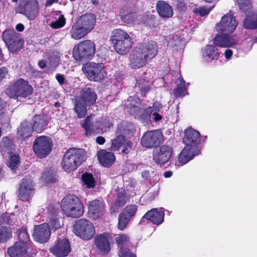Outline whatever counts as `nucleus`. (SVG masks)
I'll return each instance as SVG.
<instances>
[{
  "instance_id": "40",
  "label": "nucleus",
  "mask_w": 257,
  "mask_h": 257,
  "mask_svg": "<svg viewBox=\"0 0 257 257\" xmlns=\"http://www.w3.org/2000/svg\"><path fill=\"white\" fill-rule=\"evenodd\" d=\"M177 87L174 89V94L177 97H183L186 93L185 82L182 78H179L176 81Z\"/></svg>"
},
{
  "instance_id": "35",
  "label": "nucleus",
  "mask_w": 257,
  "mask_h": 257,
  "mask_svg": "<svg viewBox=\"0 0 257 257\" xmlns=\"http://www.w3.org/2000/svg\"><path fill=\"white\" fill-rule=\"evenodd\" d=\"M33 131L32 124L25 121L18 128V134L21 137V139L24 140L30 137Z\"/></svg>"
},
{
  "instance_id": "16",
  "label": "nucleus",
  "mask_w": 257,
  "mask_h": 257,
  "mask_svg": "<svg viewBox=\"0 0 257 257\" xmlns=\"http://www.w3.org/2000/svg\"><path fill=\"white\" fill-rule=\"evenodd\" d=\"M200 142V135L199 132L192 128H188L185 131L183 142L185 147L194 150H200L198 148Z\"/></svg>"
},
{
  "instance_id": "24",
  "label": "nucleus",
  "mask_w": 257,
  "mask_h": 257,
  "mask_svg": "<svg viewBox=\"0 0 257 257\" xmlns=\"http://www.w3.org/2000/svg\"><path fill=\"white\" fill-rule=\"evenodd\" d=\"M219 54L215 46L208 45L202 49V57L207 62H211L218 59Z\"/></svg>"
},
{
  "instance_id": "30",
  "label": "nucleus",
  "mask_w": 257,
  "mask_h": 257,
  "mask_svg": "<svg viewBox=\"0 0 257 257\" xmlns=\"http://www.w3.org/2000/svg\"><path fill=\"white\" fill-rule=\"evenodd\" d=\"M200 150H194L185 147L183 149L179 156V161L182 164H185L199 153Z\"/></svg>"
},
{
  "instance_id": "5",
  "label": "nucleus",
  "mask_w": 257,
  "mask_h": 257,
  "mask_svg": "<svg viewBox=\"0 0 257 257\" xmlns=\"http://www.w3.org/2000/svg\"><path fill=\"white\" fill-rule=\"evenodd\" d=\"M17 235L19 241L8 249V253L11 257H30L31 245L26 230L22 228L18 230Z\"/></svg>"
},
{
  "instance_id": "21",
  "label": "nucleus",
  "mask_w": 257,
  "mask_h": 257,
  "mask_svg": "<svg viewBox=\"0 0 257 257\" xmlns=\"http://www.w3.org/2000/svg\"><path fill=\"white\" fill-rule=\"evenodd\" d=\"M164 211L160 209L159 210L157 208H154L148 211L142 218L140 223H144L145 220H149L153 223L156 225H160L162 223L164 219Z\"/></svg>"
},
{
  "instance_id": "33",
  "label": "nucleus",
  "mask_w": 257,
  "mask_h": 257,
  "mask_svg": "<svg viewBox=\"0 0 257 257\" xmlns=\"http://www.w3.org/2000/svg\"><path fill=\"white\" fill-rule=\"evenodd\" d=\"M80 199L78 197L74 195H68L64 197L61 201V208L62 211L64 212L69 208L70 209L73 207L76 203L79 202Z\"/></svg>"
},
{
  "instance_id": "8",
  "label": "nucleus",
  "mask_w": 257,
  "mask_h": 257,
  "mask_svg": "<svg viewBox=\"0 0 257 257\" xmlns=\"http://www.w3.org/2000/svg\"><path fill=\"white\" fill-rule=\"evenodd\" d=\"M33 92L32 87L28 82L21 78L13 83L6 90V93L11 98L26 97Z\"/></svg>"
},
{
  "instance_id": "42",
  "label": "nucleus",
  "mask_w": 257,
  "mask_h": 257,
  "mask_svg": "<svg viewBox=\"0 0 257 257\" xmlns=\"http://www.w3.org/2000/svg\"><path fill=\"white\" fill-rule=\"evenodd\" d=\"M82 181L83 185L87 188H93L95 181L92 174L86 173L82 175Z\"/></svg>"
},
{
  "instance_id": "28",
  "label": "nucleus",
  "mask_w": 257,
  "mask_h": 257,
  "mask_svg": "<svg viewBox=\"0 0 257 257\" xmlns=\"http://www.w3.org/2000/svg\"><path fill=\"white\" fill-rule=\"evenodd\" d=\"M89 33L76 22L72 24L69 34L71 38L79 40L86 36Z\"/></svg>"
},
{
  "instance_id": "7",
  "label": "nucleus",
  "mask_w": 257,
  "mask_h": 257,
  "mask_svg": "<svg viewBox=\"0 0 257 257\" xmlns=\"http://www.w3.org/2000/svg\"><path fill=\"white\" fill-rule=\"evenodd\" d=\"M95 52V45L90 40H85L75 45L73 56L76 61H83L93 58Z\"/></svg>"
},
{
  "instance_id": "26",
  "label": "nucleus",
  "mask_w": 257,
  "mask_h": 257,
  "mask_svg": "<svg viewBox=\"0 0 257 257\" xmlns=\"http://www.w3.org/2000/svg\"><path fill=\"white\" fill-rule=\"evenodd\" d=\"M156 9L160 16L162 18H171L173 15L172 8L165 1H159L157 4Z\"/></svg>"
},
{
  "instance_id": "46",
  "label": "nucleus",
  "mask_w": 257,
  "mask_h": 257,
  "mask_svg": "<svg viewBox=\"0 0 257 257\" xmlns=\"http://www.w3.org/2000/svg\"><path fill=\"white\" fill-rule=\"evenodd\" d=\"M41 179L46 183H53L56 180V176L53 171H49L42 174Z\"/></svg>"
},
{
  "instance_id": "12",
  "label": "nucleus",
  "mask_w": 257,
  "mask_h": 257,
  "mask_svg": "<svg viewBox=\"0 0 257 257\" xmlns=\"http://www.w3.org/2000/svg\"><path fill=\"white\" fill-rule=\"evenodd\" d=\"M74 230L77 236L84 240L92 238L95 232L93 224L85 219H79L74 224Z\"/></svg>"
},
{
  "instance_id": "19",
  "label": "nucleus",
  "mask_w": 257,
  "mask_h": 257,
  "mask_svg": "<svg viewBox=\"0 0 257 257\" xmlns=\"http://www.w3.org/2000/svg\"><path fill=\"white\" fill-rule=\"evenodd\" d=\"M173 152L171 147L163 145L154 151L153 159L158 165H164L170 160Z\"/></svg>"
},
{
  "instance_id": "25",
  "label": "nucleus",
  "mask_w": 257,
  "mask_h": 257,
  "mask_svg": "<svg viewBox=\"0 0 257 257\" xmlns=\"http://www.w3.org/2000/svg\"><path fill=\"white\" fill-rule=\"evenodd\" d=\"M97 155L100 164L104 167H110L115 161L114 154L105 150L99 151Z\"/></svg>"
},
{
  "instance_id": "13",
  "label": "nucleus",
  "mask_w": 257,
  "mask_h": 257,
  "mask_svg": "<svg viewBox=\"0 0 257 257\" xmlns=\"http://www.w3.org/2000/svg\"><path fill=\"white\" fill-rule=\"evenodd\" d=\"M135 9L132 8L129 4L123 6L119 11L121 20L128 24H136L141 23H145L147 16L139 15L137 16L135 13Z\"/></svg>"
},
{
  "instance_id": "18",
  "label": "nucleus",
  "mask_w": 257,
  "mask_h": 257,
  "mask_svg": "<svg viewBox=\"0 0 257 257\" xmlns=\"http://www.w3.org/2000/svg\"><path fill=\"white\" fill-rule=\"evenodd\" d=\"M34 194V184L30 177L24 178L20 185L19 197L24 201L31 199Z\"/></svg>"
},
{
  "instance_id": "62",
  "label": "nucleus",
  "mask_w": 257,
  "mask_h": 257,
  "mask_svg": "<svg viewBox=\"0 0 257 257\" xmlns=\"http://www.w3.org/2000/svg\"><path fill=\"white\" fill-rule=\"evenodd\" d=\"M8 74V70L7 68L3 67L0 68V83Z\"/></svg>"
},
{
  "instance_id": "41",
  "label": "nucleus",
  "mask_w": 257,
  "mask_h": 257,
  "mask_svg": "<svg viewBox=\"0 0 257 257\" xmlns=\"http://www.w3.org/2000/svg\"><path fill=\"white\" fill-rule=\"evenodd\" d=\"M94 115H90L88 116L81 123L82 126L85 130V134L86 136H89L91 135L93 132V124L91 121L92 117Z\"/></svg>"
},
{
  "instance_id": "3",
  "label": "nucleus",
  "mask_w": 257,
  "mask_h": 257,
  "mask_svg": "<svg viewBox=\"0 0 257 257\" xmlns=\"http://www.w3.org/2000/svg\"><path fill=\"white\" fill-rule=\"evenodd\" d=\"M158 51L157 44L150 42L139 45L130 57V65L133 68L144 66L148 61L155 57Z\"/></svg>"
},
{
  "instance_id": "9",
  "label": "nucleus",
  "mask_w": 257,
  "mask_h": 257,
  "mask_svg": "<svg viewBox=\"0 0 257 257\" xmlns=\"http://www.w3.org/2000/svg\"><path fill=\"white\" fill-rule=\"evenodd\" d=\"M82 70L88 79L91 81H100L106 75L104 64L101 63H87L82 66Z\"/></svg>"
},
{
  "instance_id": "22",
  "label": "nucleus",
  "mask_w": 257,
  "mask_h": 257,
  "mask_svg": "<svg viewBox=\"0 0 257 257\" xmlns=\"http://www.w3.org/2000/svg\"><path fill=\"white\" fill-rule=\"evenodd\" d=\"M76 22L89 33L95 27L96 17L91 13L85 14L79 17Z\"/></svg>"
},
{
  "instance_id": "47",
  "label": "nucleus",
  "mask_w": 257,
  "mask_h": 257,
  "mask_svg": "<svg viewBox=\"0 0 257 257\" xmlns=\"http://www.w3.org/2000/svg\"><path fill=\"white\" fill-rule=\"evenodd\" d=\"M124 141L123 135H119L116 138L112 140L111 148L112 151L118 150L120 147L123 145Z\"/></svg>"
},
{
  "instance_id": "60",
  "label": "nucleus",
  "mask_w": 257,
  "mask_h": 257,
  "mask_svg": "<svg viewBox=\"0 0 257 257\" xmlns=\"http://www.w3.org/2000/svg\"><path fill=\"white\" fill-rule=\"evenodd\" d=\"M124 149L122 150V152L125 154L128 153V150L131 149L133 146V143L130 141H124L123 144Z\"/></svg>"
},
{
  "instance_id": "20",
  "label": "nucleus",
  "mask_w": 257,
  "mask_h": 257,
  "mask_svg": "<svg viewBox=\"0 0 257 257\" xmlns=\"http://www.w3.org/2000/svg\"><path fill=\"white\" fill-rule=\"evenodd\" d=\"M50 251L57 257L66 256L71 251L69 240L66 238L58 239L50 248Z\"/></svg>"
},
{
  "instance_id": "56",
  "label": "nucleus",
  "mask_w": 257,
  "mask_h": 257,
  "mask_svg": "<svg viewBox=\"0 0 257 257\" xmlns=\"http://www.w3.org/2000/svg\"><path fill=\"white\" fill-rule=\"evenodd\" d=\"M211 9H208L205 7H201L195 8L193 10V12L196 14H198L201 16L207 15L210 12Z\"/></svg>"
},
{
  "instance_id": "48",
  "label": "nucleus",
  "mask_w": 257,
  "mask_h": 257,
  "mask_svg": "<svg viewBox=\"0 0 257 257\" xmlns=\"http://www.w3.org/2000/svg\"><path fill=\"white\" fill-rule=\"evenodd\" d=\"M15 219L14 213H6L0 217V225L4 224H11Z\"/></svg>"
},
{
  "instance_id": "37",
  "label": "nucleus",
  "mask_w": 257,
  "mask_h": 257,
  "mask_svg": "<svg viewBox=\"0 0 257 257\" xmlns=\"http://www.w3.org/2000/svg\"><path fill=\"white\" fill-rule=\"evenodd\" d=\"M169 46L176 47L177 49L182 48L184 46V41L177 35H172L168 36L166 38Z\"/></svg>"
},
{
  "instance_id": "45",
  "label": "nucleus",
  "mask_w": 257,
  "mask_h": 257,
  "mask_svg": "<svg viewBox=\"0 0 257 257\" xmlns=\"http://www.w3.org/2000/svg\"><path fill=\"white\" fill-rule=\"evenodd\" d=\"M20 164V157L18 155L14 154L10 156L7 165L12 171H16L19 166Z\"/></svg>"
},
{
  "instance_id": "14",
  "label": "nucleus",
  "mask_w": 257,
  "mask_h": 257,
  "mask_svg": "<svg viewBox=\"0 0 257 257\" xmlns=\"http://www.w3.org/2000/svg\"><path fill=\"white\" fill-rule=\"evenodd\" d=\"M164 141L162 133L160 130L149 131L146 132L141 139V144L144 148L156 147Z\"/></svg>"
},
{
  "instance_id": "50",
  "label": "nucleus",
  "mask_w": 257,
  "mask_h": 257,
  "mask_svg": "<svg viewBox=\"0 0 257 257\" xmlns=\"http://www.w3.org/2000/svg\"><path fill=\"white\" fill-rule=\"evenodd\" d=\"M118 246L121 248L123 245H127L129 243L130 237L126 234H121L115 238Z\"/></svg>"
},
{
  "instance_id": "51",
  "label": "nucleus",
  "mask_w": 257,
  "mask_h": 257,
  "mask_svg": "<svg viewBox=\"0 0 257 257\" xmlns=\"http://www.w3.org/2000/svg\"><path fill=\"white\" fill-rule=\"evenodd\" d=\"M137 210V207L135 205L127 206L122 212V214L129 218H131L135 214Z\"/></svg>"
},
{
  "instance_id": "63",
  "label": "nucleus",
  "mask_w": 257,
  "mask_h": 257,
  "mask_svg": "<svg viewBox=\"0 0 257 257\" xmlns=\"http://www.w3.org/2000/svg\"><path fill=\"white\" fill-rule=\"evenodd\" d=\"M4 119H1V122L5 125L6 126H8L9 124L10 118L8 115H4Z\"/></svg>"
},
{
  "instance_id": "4",
  "label": "nucleus",
  "mask_w": 257,
  "mask_h": 257,
  "mask_svg": "<svg viewBox=\"0 0 257 257\" xmlns=\"http://www.w3.org/2000/svg\"><path fill=\"white\" fill-rule=\"evenodd\" d=\"M85 151L82 149H69L64 155L61 166L64 170L70 172L77 169L86 159Z\"/></svg>"
},
{
  "instance_id": "61",
  "label": "nucleus",
  "mask_w": 257,
  "mask_h": 257,
  "mask_svg": "<svg viewBox=\"0 0 257 257\" xmlns=\"http://www.w3.org/2000/svg\"><path fill=\"white\" fill-rule=\"evenodd\" d=\"M151 117L156 122L159 121L162 119V112H152L151 114Z\"/></svg>"
},
{
  "instance_id": "1",
  "label": "nucleus",
  "mask_w": 257,
  "mask_h": 257,
  "mask_svg": "<svg viewBox=\"0 0 257 257\" xmlns=\"http://www.w3.org/2000/svg\"><path fill=\"white\" fill-rule=\"evenodd\" d=\"M238 25L235 17L230 12L224 15L216 25L217 31L220 33L213 39L215 46L226 48L232 47L239 44V41L232 35Z\"/></svg>"
},
{
  "instance_id": "57",
  "label": "nucleus",
  "mask_w": 257,
  "mask_h": 257,
  "mask_svg": "<svg viewBox=\"0 0 257 257\" xmlns=\"http://www.w3.org/2000/svg\"><path fill=\"white\" fill-rule=\"evenodd\" d=\"M119 257H136V255L127 249L123 248H120L118 253Z\"/></svg>"
},
{
  "instance_id": "64",
  "label": "nucleus",
  "mask_w": 257,
  "mask_h": 257,
  "mask_svg": "<svg viewBox=\"0 0 257 257\" xmlns=\"http://www.w3.org/2000/svg\"><path fill=\"white\" fill-rule=\"evenodd\" d=\"M56 78L60 85L64 83L65 78L62 74H57L56 76Z\"/></svg>"
},
{
  "instance_id": "52",
  "label": "nucleus",
  "mask_w": 257,
  "mask_h": 257,
  "mask_svg": "<svg viewBox=\"0 0 257 257\" xmlns=\"http://www.w3.org/2000/svg\"><path fill=\"white\" fill-rule=\"evenodd\" d=\"M126 202L125 193L124 190L118 193V197L116 200L115 205L117 207L123 206Z\"/></svg>"
},
{
  "instance_id": "55",
  "label": "nucleus",
  "mask_w": 257,
  "mask_h": 257,
  "mask_svg": "<svg viewBox=\"0 0 257 257\" xmlns=\"http://www.w3.org/2000/svg\"><path fill=\"white\" fill-rule=\"evenodd\" d=\"M240 10L248 11L251 8L250 3L248 0H236Z\"/></svg>"
},
{
  "instance_id": "11",
  "label": "nucleus",
  "mask_w": 257,
  "mask_h": 257,
  "mask_svg": "<svg viewBox=\"0 0 257 257\" xmlns=\"http://www.w3.org/2000/svg\"><path fill=\"white\" fill-rule=\"evenodd\" d=\"M3 39L11 52L18 51L22 48L24 41L21 35L14 30L5 31L3 34Z\"/></svg>"
},
{
  "instance_id": "31",
  "label": "nucleus",
  "mask_w": 257,
  "mask_h": 257,
  "mask_svg": "<svg viewBox=\"0 0 257 257\" xmlns=\"http://www.w3.org/2000/svg\"><path fill=\"white\" fill-rule=\"evenodd\" d=\"M200 150H194L185 147L183 149L179 156V161L182 164H185L199 153Z\"/></svg>"
},
{
  "instance_id": "15",
  "label": "nucleus",
  "mask_w": 257,
  "mask_h": 257,
  "mask_svg": "<svg viewBox=\"0 0 257 257\" xmlns=\"http://www.w3.org/2000/svg\"><path fill=\"white\" fill-rule=\"evenodd\" d=\"M52 143L46 136H41L36 139L33 144L35 154L39 158L46 157L51 152Z\"/></svg>"
},
{
  "instance_id": "27",
  "label": "nucleus",
  "mask_w": 257,
  "mask_h": 257,
  "mask_svg": "<svg viewBox=\"0 0 257 257\" xmlns=\"http://www.w3.org/2000/svg\"><path fill=\"white\" fill-rule=\"evenodd\" d=\"M140 104V98L136 96H130L125 103L127 111L134 116L138 114Z\"/></svg>"
},
{
  "instance_id": "49",
  "label": "nucleus",
  "mask_w": 257,
  "mask_h": 257,
  "mask_svg": "<svg viewBox=\"0 0 257 257\" xmlns=\"http://www.w3.org/2000/svg\"><path fill=\"white\" fill-rule=\"evenodd\" d=\"M12 237V231L8 227L0 228V242H5Z\"/></svg>"
},
{
  "instance_id": "43",
  "label": "nucleus",
  "mask_w": 257,
  "mask_h": 257,
  "mask_svg": "<svg viewBox=\"0 0 257 257\" xmlns=\"http://www.w3.org/2000/svg\"><path fill=\"white\" fill-rule=\"evenodd\" d=\"M138 87L140 88L142 96H145L150 89L149 82L143 79L137 80L135 88L137 89Z\"/></svg>"
},
{
  "instance_id": "59",
  "label": "nucleus",
  "mask_w": 257,
  "mask_h": 257,
  "mask_svg": "<svg viewBox=\"0 0 257 257\" xmlns=\"http://www.w3.org/2000/svg\"><path fill=\"white\" fill-rule=\"evenodd\" d=\"M162 108V105L160 103L158 102H154L153 106L151 107V112H160Z\"/></svg>"
},
{
  "instance_id": "32",
  "label": "nucleus",
  "mask_w": 257,
  "mask_h": 257,
  "mask_svg": "<svg viewBox=\"0 0 257 257\" xmlns=\"http://www.w3.org/2000/svg\"><path fill=\"white\" fill-rule=\"evenodd\" d=\"M132 46V39L123 40L122 42L113 44L115 52L120 55H124L128 52Z\"/></svg>"
},
{
  "instance_id": "10",
  "label": "nucleus",
  "mask_w": 257,
  "mask_h": 257,
  "mask_svg": "<svg viewBox=\"0 0 257 257\" xmlns=\"http://www.w3.org/2000/svg\"><path fill=\"white\" fill-rule=\"evenodd\" d=\"M16 12L25 16L30 20H34L39 14V4L37 0H20Z\"/></svg>"
},
{
  "instance_id": "54",
  "label": "nucleus",
  "mask_w": 257,
  "mask_h": 257,
  "mask_svg": "<svg viewBox=\"0 0 257 257\" xmlns=\"http://www.w3.org/2000/svg\"><path fill=\"white\" fill-rule=\"evenodd\" d=\"M65 19L63 15H61L58 19L52 22L50 26L53 29H59L63 27L65 24Z\"/></svg>"
},
{
  "instance_id": "39",
  "label": "nucleus",
  "mask_w": 257,
  "mask_h": 257,
  "mask_svg": "<svg viewBox=\"0 0 257 257\" xmlns=\"http://www.w3.org/2000/svg\"><path fill=\"white\" fill-rule=\"evenodd\" d=\"M151 107L144 110L142 112V110L140 108L138 112V114L134 116L135 118H137L142 121V122L146 124H149L151 122Z\"/></svg>"
},
{
  "instance_id": "23",
  "label": "nucleus",
  "mask_w": 257,
  "mask_h": 257,
  "mask_svg": "<svg viewBox=\"0 0 257 257\" xmlns=\"http://www.w3.org/2000/svg\"><path fill=\"white\" fill-rule=\"evenodd\" d=\"M104 210V204L99 200H95L88 203V214L92 219H96L101 215Z\"/></svg>"
},
{
  "instance_id": "6",
  "label": "nucleus",
  "mask_w": 257,
  "mask_h": 257,
  "mask_svg": "<svg viewBox=\"0 0 257 257\" xmlns=\"http://www.w3.org/2000/svg\"><path fill=\"white\" fill-rule=\"evenodd\" d=\"M81 97L75 104V111L79 118L84 117L87 112V105L95 102L96 94L89 85H87L80 92Z\"/></svg>"
},
{
  "instance_id": "53",
  "label": "nucleus",
  "mask_w": 257,
  "mask_h": 257,
  "mask_svg": "<svg viewBox=\"0 0 257 257\" xmlns=\"http://www.w3.org/2000/svg\"><path fill=\"white\" fill-rule=\"evenodd\" d=\"M130 220V218L125 216L122 213L119 214L118 219V227L120 230L124 229Z\"/></svg>"
},
{
  "instance_id": "17",
  "label": "nucleus",
  "mask_w": 257,
  "mask_h": 257,
  "mask_svg": "<svg viewBox=\"0 0 257 257\" xmlns=\"http://www.w3.org/2000/svg\"><path fill=\"white\" fill-rule=\"evenodd\" d=\"M95 244L98 252L102 255L108 253L110 249V243L112 237L107 233L97 234L95 237Z\"/></svg>"
},
{
  "instance_id": "34",
  "label": "nucleus",
  "mask_w": 257,
  "mask_h": 257,
  "mask_svg": "<svg viewBox=\"0 0 257 257\" xmlns=\"http://www.w3.org/2000/svg\"><path fill=\"white\" fill-rule=\"evenodd\" d=\"M83 212V206L80 200L73 207L69 208L64 213L68 217L77 218L82 216Z\"/></svg>"
},
{
  "instance_id": "38",
  "label": "nucleus",
  "mask_w": 257,
  "mask_h": 257,
  "mask_svg": "<svg viewBox=\"0 0 257 257\" xmlns=\"http://www.w3.org/2000/svg\"><path fill=\"white\" fill-rule=\"evenodd\" d=\"M243 26L248 29L257 28V14L248 15L243 22Z\"/></svg>"
},
{
  "instance_id": "36",
  "label": "nucleus",
  "mask_w": 257,
  "mask_h": 257,
  "mask_svg": "<svg viewBox=\"0 0 257 257\" xmlns=\"http://www.w3.org/2000/svg\"><path fill=\"white\" fill-rule=\"evenodd\" d=\"M34 125L33 130L37 133H40L45 128L46 124V119L45 116L43 115H36L33 118Z\"/></svg>"
},
{
  "instance_id": "2",
  "label": "nucleus",
  "mask_w": 257,
  "mask_h": 257,
  "mask_svg": "<svg viewBox=\"0 0 257 257\" xmlns=\"http://www.w3.org/2000/svg\"><path fill=\"white\" fill-rule=\"evenodd\" d=\"M48 223L35 226L33 234L34 239L40 243L46 242L49 240L51 235L50 226L55 230L61 226L58 218V209L52 206H50L48 207Z\"/></svg>"
},
{
  "instance_id": "29",
  "label": "nucleus",
  "mask_w": 257,
  "mask_h": 257,
  "mask_svg": "<svg viewBox=\"0 0 257 257\" xmlns=\"http://www.w3.org/2000/svg\"><path fill=\"white\" fill-rule=\"evenodd\" d=\"M130 39H132L126 32L120 29H115L112 31L109 40L112 44H114Z\"/></svg>"
},
{
  "instance_id": "44",
  "label": "nucleus",
  "mask_w": 257,
  "mask_h": 257,
  "mask_svg": "<svg viewBox=\"0 0 257 257\" xmlns=\"http://www.w3.org/2000/svg\"><path fill=\"white\" fill-rule=\"evenodd\" d=\"M12 148V143L8 137L4 138L0 143V150L2 154L5 155V152L10 154Z\"/></svg>"
},
{
  "instance_id": "58",
  "label": "nucleus",
  "mask_w": 257,
  "mask_h": 257,
  "mask_svg": "<svg viewBox=\"0 0 257 257\" xmlns=\"http://www.w3.org/2000/svg\"><path fill=\"white\" fill-rule=\"evenodd\" d=\"M173 4L175 5L177 8L181 11H184L186 9V6L183 0H172Z\"/></svg>"
}]
</instances>
